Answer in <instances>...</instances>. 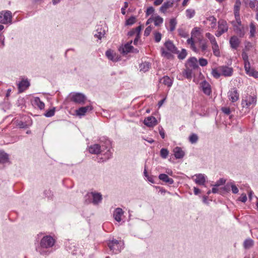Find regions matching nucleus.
<instances>
[{
  "mask_svg": "<svg viewBox=\"0 0 258 258\" xmlns=\"http://www.w3.org/2000/svg\"><path fill=\"white\" fill-rule=\"evenodd\" d=\"M200 34V28L199 27H195L192 29L191 32V36L192 37H196V35H199Z\"/></svg>",
  "mask_w": 258,
  "mask_h": 258,
  "instance_id": "680f3d73",
  "label": "nucleus"
},
{
  "mask_svg": "<svg viewBox=\"0 0 258 258\" xmlns=\"http://www.w3.org/2000/svg\"><path fill=\"white\" fill-rule=\"evenodd\" d=\"M144 123L148 127H152L157 124V120L155 117L151 116L145 118Z\"/></svg>",
  "mask_w": 258,
  "mask_h": 258,
  "instance_id": "f3484780",
  "label": "nucleus"
},
{
  "mask_svg": "<svg viewBox=\"0 0 258 258\" xmlns=\"http://www.w3.org/2000/svg\"><path fill=\"white\" fill-rule=\"evenodd\" d=\"M123 214V211L122 209L120 208H117L113 212V217L116 221L119 222L121 220V216Z\"/></svg>",
  "mask_w": 258,
  "mask_h": 258,
  "instance_id": "393cba45",
  "label": "nucleus"
},
{
  "mask_svg": "<svg viewBox=\"0 0 258 258\" xmlns=\"http://www.w3.org/2000/svg\"><path fill=\"white\" fill-rule=\"evenodd\" d=\"M229 99L232 102H235L239 99V93L236 88H233L228 93Z\"/></svg>",
  "mask_w": 258,
  "mask_h": 258,
  "instance_id": "1a4fd4ad",
  "label": "nucleus"
},
{
  "mask_svg": "<svg viewBox=\"0 0 258 258\" xmlns=\"http://www.w3.org/2000/svg\"><path fill=\"white\" fill-rule=\"evenodd\" d=\"M177 22L174 18L171 19L169 21L170 31H173L175 30Z\"/></svg>",
  "mask_w": 258,
  "mask_h": 258,
  "instance_id": "a18cd8bd",
  "label": "nucleus"
},
{
  "mask_svg": "<svg viewBox=\"0 0 258 258\" xmlns=\"http://www.w3.org/2000/svg\"><path fill=\"white\" fill-rule=\"evenodd\" d=\"M153 22L156 26H159L163 22V19L159 16L153 17Z\"/></svg>",
  "mask_w": 258,
  "mask_h": 258,
  "instance_id": "72a5a7b5",
  "label": "nucleus"
},
{
  "mask_svg": "<svg viewBox=\"0 0 258 258\" xmlns=\"http://www.w3.org/2000/svg\"><path fill=\"white\" fill-rule=\"evenodd\" d=\"M92 204L94 205H98L102 200V195L100 192H92Z\"/></svg>",
  "mask_w": 258,
  "mask_h": 258,
  "instance_id": "6ab92c4d",
  "label": "nucleus"
},
{
  "mask_svg": "<svg viewBox=\"0 0 258 258\" xmlns=\"http://www.w3.org/2000/svg\"><path fill=\"white\" fill-rule=\"evenodd\" d=\"M12 15L10 11H2L0 13V23L12 24Z\"/></svg>",
  "mask_w": 258,
  "mask_h": 258,
  "instance_id": "423d86ee",
  "label": "nucleus"
},
{
  "mask_svg": "<svg viewBox=\"0 0 258 258\" xmlns=\"http://www.w3.org/2000/svg\"><path fill=\"white\" fill-rule=\"evenodd\" d=\"M177 54L178 58L182 60L186 57L187 55V52L185 49L182 48L181 52L179 51L178 53Z\"/></svg>",
  "mask_w": 258,
  "mask_h": 258,
  "instance_id": "c03bdc74",
  "label": "nucleus"
},
{
  "mask_svg": "<svg viewBox=\"0 0 258 258\" xmlns=\"http://www.w3.org/2000/svg\"><path fill=\"white\" fill-rule=\"evenodd\" d=\"M33 105L37 106L40 110L44 108L45 104L43 102L40 100V98L38 97H35L32 101Z\"/></svg>",
  "mask_w": 258,
  "mask_h": 258,
  "instance_id": "bb28decb",
  "label": "nucleus"
},
{
  "mask_svg": "<svg viewBox=\"0 0 258 258\" xmlns=\"http://www.w3.org/2000/svg\"><path fill=\"white\" fill-rule=\"evenodd\" d=\"M92 192L87 193L85 196L84 198V203L85 204H89L92 203Z\"/></svg>",
  "mask_w": 258,
  "mask_h": 258,
  "instance_id": "f704fd0d",
  "label": "nucleus"
},
{
  "mask_svg": "<svg viewBox=\"0 0 258 258\" xmlns=\"http://www.w3.org/2000/svg\"><path fill=\"white\" fill-rule=\"evenodd\" d=\"M102 150L101 146L99 144H95L89 147V152L93 154L98 155L101 154L103 152Z\"/></svg>",
  "mask_w": 258,
  "mask_h": 258,
  "instance_id": "2eb2a0df",
  "label": "nucleus"
},
{
  "mask_svg": "<svg viewBox=\"0 0 258 258\" xmlns=\"http://www.w3.org/2000/svg\"><path fill=\"white\" fill-rule=\"evenodd\" d=\"M136 17L134 16H132L125 21V25L131 26L136 22Z\"/></svg>",
  "mask_w": 258,
  "mask_h": 258,
  "instance_id": "de8ad7c7",
  "label": "nucleus"
},
{
  "mask_svg": "<svg viewBox=\"0 0 258 258\" xmlns=\"http://www.w3.org/2000/svg\"><path fill=\"white\" fill-rule=\"evenodd\" d=\"M44 195L48 199H51L53 196L52 192L50 190H45L44 191Z\"/></svg>",
  "mask_w": 258,
  "mask_h": 258,
  "instance_id": "774afa93",
  "label": "nucleus"
},
{
  "mask_svg": "<svg viewBox=\"0 0 258 258\" xmlns=\"http://www.w3.org/2000/svg\"><path fill=\"white\" fill-rule=\"evenodd\" d=\"M174 4V0L168 1L163 3L162 6L160 8L159 11L160 12L165 14L167 10L170 8L172 7Z\"/></svg>",
  "mask_w": 258,
  "mask_h": 258,
  "instance_id": "aec40b11",
  "label": "nucleus"
},
{
  "mask_svg": "<svg viewBox=\"0 0 258 258\" xmlns=\"http://www.w3.org/2000/svg\"><path fill=\"white\" fill-rule=\"evenodd\" d=\"M138 27H137L136 28H133L132 30H131L127 33V36L129 37H132L135 34L136 35L137 34H138Z\"/></svg>",
  "mask_w": 258,
  "mask_h": 258,
  "instance_id": "bf43d9fd",
  "label": "nucleus"
},
{
  "mask_svg": "<svg viewBox=\"0 0 258 258\" xmlns=\"http://www.w3.org/2000/svg\"><path fill=\"white\" fill-rule=\"evenodd\" d=\"M254 241L251 238L246 239L243 242V247L245 249H249L253 245Z\"/></svg>",
  "mask_w": 258,
  "mask_h": 258,
  "instance_id": "473e14b6",
  "label": "nucleus"
},
{
  "mask_svg": "<svg viewBox=\"0 0 258 258\" xmlns=\"http://www.w3.org/2000/svg\"><path fill=\"white\" fill-rule=\"evenodd\" d=\"M169 154L168 150L166 148H162L160 150V156L163 159H166Z\"/></svg>",
  "mask_w": 258,
  "mask_h": 258,
  "instance_id": "3c124183",
  "label": "nucleus"
},
{
  "mask_svg": "<svg viewBox=\"0 0 258 258\" xmlns=\"http://www.w3.org/2000/svg\"><path fill=\"white\" fill-rule=\"evenodd\" d=\"M173 151L175 158L177 159H181L184 156L185 153L180 147H175Z\"/></svg>",
  "mask_w": 258,
  "mask_h": 258,
  "instance_id": "5701e85b",
  "label": "nucleus"
},
{
  "mask_svg": "<svg viewBox=\"0 0 258 258\" xmlns=\"http://www.w3.org/2000/svg\"><path fill=\"white\" fill-rule=\"evenodd\" d=\"M231 189L232 190V192L234 194H237L239 191V190L237 186L232 182H231Z\"/></svg>",
  "mask_w": 258,
  "mask_h": 258,
  "instance_id": "338daca9",
  "label": "nucleus"
},
{
  "mask_svg": "<svg viewBox=\"0 0 258 258\" xmlns=\"http://www.w3.org/2000/svg\"><path fill=\"white\" fill-rule=\"evenodd\" d=\"M162 83L168 87H171L173 82L172 80L167 76H164L161 80Z\"/></svg>",
  "mask_w": 258,
  "mask_h": 258,
  "instance_id": "7c9ffc66",
  "label": "nucleus"
},
{
  "mask_svg": "<svg viewBox=\"0 0 258 258\" xmlns=\"http://www.w3.org/2000/svg\"><path fill=\"white\" fill-rule=\"evenodd\" d=\"M229 43L232 49H237L240 43V41L237 36H232L230 38Z\"/></svg>",
  "mask_w": 258,
  "mask_h": 258,
  "instance_id": "a211bd4d",
  "label": "nucleus"
},
{
  "mask_svg": "<svg viewBox=\"0 0 258 258\" xmlns=\"http://www.w3.org/2000/svg\"><path fill=\"white\" fill-rule=\"evenodd\" d=\"M154 40L156 42H159L161 41L162 38V35L161 33L159 32H155L154 33Z\"/></svg>",
  "mask_w": 258,
  "mask_h": 258,
  "instance_id": "13d9d810",
  "label": "nucleus"
},
{
  "mask_svg": "<svg viewBox=\"0 0 258 258\" xmlns=\"http://www.w3.org/2000/svg\"><path fill=\"white\" fill-rule=\"evenodd\" d=\"M195 182L199 185H205L206 178L204 174H199L196 175V178L195 180Z\"/></svg>",
  "mask_w": 258,
  "mask_h": 258,
  "instance_id": "cd10ccee",
  "label": "nucleus"
},
{
  "mask_svg": "<svg viewBox=\"0 0 258 258\" xmlns=\"http://www.w3.org/2000/svg\"><path fill=\"white\" fill-rule=\"evenodd\" d=\"M16 124L20 128H27L32 124V120L27 115H23L20 119H17Z\"/></svg>",
  "mask_w": 258,
  "mask_h": 258,
  "instance_id": "20e7f679",
  "label": "nucleus"
},
{
  "mask_svg": "<svg viewBox=\"0 0 258 258\" xmlns=\"http://www.w3.org/2000/svg\"><path fill=\"white\" fill-rule=\"evenodd\" d=\"M30 85V82L28 79H22L18 84L19 93H22L26 90Z\"/></svg>",
  "mask_w": 258,
  "mask_h": 258,
  "instance_id": "9b49d317",
  "label": "nucleus"
},
{
  "mask_svg": "<svg viewBox=\"0 0 258 258\" xmlns=\"http://www.w3.org/2000/svg\"><path fill=\"white\" fill-rule=\"evenodd\" d=\"M158 178L160 180L168 184H172L174 183L173 179L169 177L168 175L165 173L160 174L158 176Z\"/></svg>",
  "mask_w": 258,
  "mask_h": 258,
  "instance_id": "412c9836",
  "label": "nucleus"
},
{
  "mask_svg": "<svg viewBox=\"0 0 258 258\" xmlns=\"http://www.w3.org/2000/svg\"><path fill=\"white\" fill-rule=\"evenodd\" d=\"M178 32L179 36L183 38H186L188 34L184 29L182 28H179L178 29Z\"/></svg>",
  "mask_w": 258,
  "mask_h": 258,
  "instance_id": "603ef678",
  "label": "nucleus"
},
{
  "mask_svg": "<svg viewBox=\"0 0 258 258\" xmlns=\"http://www.w3.org/2000/svg\"><path fill=\"white\" fill-rule=\"evenodd\" d=\"M162 55L166 57L168 59H170L173 57V55L169 52L166 51L164 48L161 49Z\"/></svg>",
  "mask_w": 258,
  "mask_h": 258,
  "instance_id": "49530a36",
  "label": "nucleus"
},
{
  "mask_svg": "<svg viewBox=\"0 0 258 258\" xmlns=\"http://www.w3.org/2000/svg\"><path fill=\"white\" fill-rule=\"evenodd\" d=\"M92 109V106L87 105L86 106H83L79 108L78 109L76 110V113L78 116H84L87 111H91Z\"/></svg>",
  "mask_w": 258,
  "mask_h": 258,
  "instance_id": "dca6fc26",
  "label": "nucleus"
},
{
  "mask_svg": "<svg viewBox=\"0 0 258 258\" xmlns=\"http://www.w3.org/2000/svg\"><path fill=\"white\" fill-rule=\"evenodd\" d=\"M94 36L101 40L102 37L105 34V31L102 29V28L98 27V28L94 32Z\"/></svg>",
  "mask_w": 258,
  "mask_h": 258,
  "instance_id": "c85d7f7f",
  "label": "nucleus"
},
{
  "mask_svg": "<svg viewBox=\"0 0 258 258\" xmlns=\"http://www.w3.org/2000/svg\"><path fill=\"white\" fill-rule=\"evenodd\" d=\"M244 69L246 74L249 76H250V74H252L253 72L255 70L254 69H251L250 68V64L248 66H244Z\"/></svg>",
  "mask_w": 258,
  "mask_h": 258,
  "instance_id": "5fc2aeb1",
  "label": "nucleus"
},
{
  "mask_svg": "<svg viewBox=\"0 0 258 258\" xmlns=\"http://www.w3.org/2000/svg\"><path fill=\"white\" fill-rule=\"evenodd\" d=\"M219 70L221 72L222 75L225 77H230L233 74V70L232 68L226 66L219 67Z\"/></svg>",
  "mask_w": 258,
  "mask_h": 258,
  "instance_id": "9d476101",
  "label": "nucleus"
},
{
  "mask_svg": "<svg viewBox=\"0 0 258 258\" xmlns=\"http://www.w3.org/2000/svg\"><path fill=\"white\" fill-rule=\"evenodd\" d=\"M55 239L50 235L44 236L36 247V251L42 255H48L52 252L50 249L54 245Z\"/></svg>",
  "mask_w": 258,
  "mask_h": 258,
  "instance_id": "f257e3e1",
  "label": "nucleus"
},
{
  "mask_svg": "<svg viewBox=\"0 0 258 258\" xmlns=\"http://www.w3.org/2000/svg\"><path fill=\"white\" fill-rule=\"evenodd\" d=\"M203 92L207 95L209 96L211 93V87L210 84L206 80L202 81L200 84Z\"/></svg>",
  "mask_w": 258,
  "mask_h": 258,
  "instance_id": "ddd939ff",
  "label": "nucleus"
},
{
  "mask_svg": "<svg viewBox=\"0 0 258 258\" xmlns=\"http://www.w3.org/2000/svg\"><path fill=\"white\" fill-rule=\"evenodd\" d=\"M206 37L209 39L212 45L217 43V41L216 40L215 37L213 35H212L210 33H209V32L206 33Z\"/></svg>",
  "mask_w": 258,
  "mask_h": 258,
  "instance_id": "8fccbe9b",
  "label": "nucleus"
},
{
  "mask_svg": "<svg viewBox=\"0 0 258 258\" xmlns=\"http://www.w3.org/2000/svg\"><path fill=\"white\" fill-rule=\"evenodd\" d=\"M106 57L113 62H117L120 59V57L116 53H113L111 49L107 50L105 52Z\"/></svg>",
  "mask_w": 258,
  "mask_h": 258,
  "instance_id": "4468645a",
  "label": "nucleus"
},
{
  "mask_svg": "<svg viewBox=\"0 0 258 258\" xmlns=\"http://www.w3.org/2000/svg\"><path fill=\"white\" fill-rule=\"evenodd\" d=\"M199 41L201 45L200 47L201 48L202 50L203 51H205L207 48V43L206 42V40L199 38Z\"/></svg>",
  "mask_w": 258,
  "mask_h": 258,
  "instance_id": "09e8293b",
  "label": "nucleus"
},
{
  "mask_svg": "<svg viewBox=\"0 0 258 258\" xmlns=\"http://www.w3.org/2000/svg\"><path fill=\"white\" fill-rule=\"evenodd\" d=\"M250 27V37H253L256 33V27L253 22H251L249 25Z\"/></svg>",
  "mask_w": 258,
  "mask_h": 258,
  "instance_id": "4c0bfd02",
  "label": "nucleus"
},
{
  "mask_svg": "<svg viewBox=\"0 0 258 258\" xmlns=\"http://www.w3.org/2000/svg\"><path fill=\"white\" fill-rule=\"evenodd\" d=\"M99 144L101 146L102 152L106 150L105 154L107 156V158H110L112 157V154L110 151L112 148L111 141L106 137H101L100 138Z\"/></svg>",
  "mask_w": 258,
  "mask_h": 258,
  "instance_id": "7ed1b4c3",
  "label": "nucleus"
},
{
  "mask_svg": "<svg viewBox=\"0 0 258 258\" xmlns=\"http://www.w3.org/2000/svg\"><path fill=\"white\" fill-rule=\"evenodd\" d=\"M142 29V27L141 25H140L138 27V33L137 34L136 37L133 41L134 44L135 45H137L138 44L139 40L140 39L141 31Z\"/></svg>",
  "mask_w": 258,
  "mask_h": 258,
  "instance_id": "c9c22d12",
  "label": "nucleus"
},
{
  "mask_svg": "<svg viewBox=\"0 0 258 258\" xmlns=\"http://www.w3.org/2000/svg\"><path fill=\"white\" fill-rule=\"evenodd\" d=\"M55 111V107H53L52 108L47 110L44 115L46 117H50L54 115Z\"/></svg>",
  "mask_w": 258,
  "mask_h": 258,
  "instance_id": "a19ab883",
  "label": "nucleus"
},
{
  "mask_svg": "<svg viewBox=\"0 0 258 258\" xmlns=\"http://www.w3.org/2000/svg\"><path fill=\"white\" fill-rule=\"evenodd\" d=\"M198 135L196 134L192 133L189 137V141L191 144H195L198 142Z\"/></svg>",
  "mask_w": 258,
  "mask_h": 258,
  "instance_id": "37998d69",
  "label": "nucleus"
},
{
  "mask_svg": "<svg viewBox=\"0 0 258 258\" xmlns=\"http://www.w3.org/2000/svg\"><path fill=\"white\" fill-rule=\"evenodd\" d=\"M231 182L227 183L224 187L221 188L222 192H228L231 189Z\"/></svg>",
  "mask_w": 258,
  "mask_h": 258,
  "instance_id": "4d7b16f0",
  "label": "nucleus"
},
{
  "mask_svg": "<svg viewBox=\"0 0 258 258\" xmlns=\"http://www.w3.org/2000/svg\"><path fill=\"white\" fill-rule=\"evenodd\" d=\"M132 43L133 40H131L125 43L124 46L120 47L118 49L119 52L123 55L127 54V53L131 52L132 49H133V46L132 45Z\"/></svg>",
  "mask_w": 258,
  "mask_h": 258,
  "instance_id": "6e6552de",
  "label": "nucleus"
},
{
  "mask_svg": "<svg viewBox=\"0 0 258 258\" xmlns=\"http://www.w3.org/2000/svg\"><path fill=\"white\" fill-rule=\"evenodd\" d=\"M249 6L252 9H254L255 7V6H256L257 8H258V1H257V0L250 1L249 3Z\"/></svg>",
  "mask_w": 258,
  "mask_h": 258,
  "instance_id": "052dcab7",
  "label": "nucleus"
},
{
  "mask_svg": "<svg viewBox=\"0 0 258 258\" xmlns=\"http://www.w3.org/2000/svg\"><path fill=\"white\" fill-rule=\"evenodd\" d=\"M199 64L202 67H205L207 65L208 61L206 59L204 58H200L199 60Z\"/></svg>",
  "mask_w": 258,
  "mask_h": 258,
  "instance_id": "69168bd1",
  "label": "nucleus"
},
{
  "mask_svg": "<svg viewBox=\"0 0 258 258\" xmlns=\"http://www.w3.org/2000/svg\"><path fill=\"white\" fill-rule=\"evenodd\" d=\"M64 244L68 251H70L73 249V247H75L74 245H72V244L70 243V241L69 240H68L67 241H66Z\"/></svg>",
  "mask_w": 258,
  "mask_h": 258,
  "instance_id": "e2e57ef3",
  "label": "nucleus"
},
{
  "mask_svg": "<svg viewBox=\"0 0 258 258\" xmlns=\"http://www.w3.org/2000/svg\"><path fill=\"white\" fill-rule=\"evenodd\" d=\"M242 58L244 61V66H248L250 64V62L248 60V56L247 54L244 51L241 53Z\"/></svg>",
  "mask_w": 258,
  "mask_h": 258,
  "instance_id": "58836bf2",
  "label": "nucleus"
},
{
  "mask_svg": "<svg viewBox=\"0 0 258 258\" xmlns=\"http://www.w3.org/2000/svg\"><path fill=\"white\" fill-rule=\"evenodd\" d=\"M195 15V10H192V9H187L186 10V15L187 17L189 19H191L192 17H194Z\"/></svg>",
  "mask_w": 258,
  "mask_h": 258,
  "instance_id": "864d4df0",
  "label": "nucleus"
},
{
  "mask_svg": "<svg viewBox=\"0 0 258 258\" xmlns=\"http://www.w3.org/2000/svg\"><path fill=\"white\" fill-rule=\"evenodd\" d=\"M256 103V97L255 96H249L246 99L242 100L241 105L243 107L249 108L251 105L254 106Z\"/></svg>",
  "mask_w": 258,
  "mask_h": 258,
  "instance_id": "0eeeda50",
  "label": "nucleus"
},
{
  "mask_svg": "<svg viewBox=\"0 0 258 258\" xmlns=\"http://www.w3.org/2000/svg\"><path fill=\"white\" fill-rule=\"evenodd\" d=\"M211 74L212 76L216 79H218L222 75L221 73H219L216 69H213Z\"/></svg>",
  "mask_w": 258,
  "mask_h": 258,
  "instance_id": "6e6d98bb",
  "label": "nucleus"
},
{
  "mask_svg": "<svg viewBox=\"0 0 258 258\" xmlns=\"http://www.w3.org/2000/svg\"><path fill=\"white\" fill-rule=\"evenodd\" d=\"M150 67L151 63L148 61L143 62L139 65L140 71H142L143 72H147Z\"/></svg>",
  "mask_w": 258,
  "mask_h": 258,
  "instance_id": "c756f323",
  "label": "nucleus"
},
{
  "mask_svg": "<svg viewBox=\"0 0 258 258\" xmlns=\"http://www.w3.org/2000/svg\"><path fill=\"white\" fill-rule=\"evenodd\" d=\"M218 29L221 30L222 32H226L228 29V26L226 21L221 20L218 22Z\"/></svg>",
  "mask_w": 258,
  "mask_h": 258,
  "instance_id": "a878e982",
  "label": "nucleus"
},
{
  "mask_svg": "<svg viewBox=\"0 0 258 258\" xmlns=\"http://www.w3.org/2000/svg\"><path fill=\"white\" fill-rule=\"evenodd\" d=\"M71 100L76 104L83 105L85 104L87 97L83 93L75 92L70 94Z\"/></svg>",
  "mask_w": 258,
  "mask_h": 258,
  "instance_id": "39448f33",
  "label": "nucleus"
},
{
  "mask_svg": "<svg viewBox=\"0 0 258 258\" xmlns=\"http://www.w3.org/2000/svg\"><path fill=\"white\" fill-rule=\"evenodd\" d=\"M241 6V2L240 0H236L235 4L234 7V14H239L240 7Z\"/></svg>",
  "mask_w": 258,
  "mask_h": 258,
  "instance_id": "79ce46f5",
  "label": "nucleus"
},
{
  "mask_svg": "<svg viewBox=\"0 0 258 258\" xmlns=\"http://www.w3.org/2000/svg\"><path fill=\"white\" fill-rule=\"evenodd\" d=\"M107 244L110 250L113 254L119 253L124 248L123 241L118 240L114 238L112 240H108Z\"/></svg>",
  "mask_w": 258,
  "mask_h": 258,
  "instance_id": "f03ea898",
  "label": "nucleus"
},
{
  "mask_svg": "<svg viewBox=\"0 0 258 258\" xmlns=\"http://www.w3.org/2000/svg\"><path fill=\"white\" fill-rule=\"evenodd\" d=\"M212 48L213 51V54L216 56H219L220 51L217 43L212 44Z\"/></svg>",
  "mask_w": 258,
  "mask_h": 258,
  "instance_id": "ea45409f",
  "label": "nucleus"
},
{
  "mask_svg": "<svg viewBox=\"0 0 258 258\" xmlns=\"http://www.w3.org/2000/svg\"><path fill=\"white\" fill-rule=\"evenodd\" d=\"M233 26L234 27V30L236 34L240 37H243L245 33L244 31V28L243 26H239L238 25H236L235 24L234 22H232Z\"/></svg>",
  "mask_w": 258,
  "mask_h": 258,
  "instance_id": "4be33fe9",
  "label": "nucleus"
},
{
  "mask_svg": "<svg viewBox=\"0 0 258 258\" xmlns=\"http://www.w3.org/2000/svg\"><path fill=\"white\" fill-rule=\"evenodd\" d=\"M9 161V155L5 152H0V163L4 164Z\"/></svg>",
  "mask_w": 258,
  "mask_h": 258,
  "instance_id": "2f4dec72",
  "label": "nucleus"
},
{
  "mask_svg": "<svg viewBox=\"0 0 258 258\" xmlns=\"http://www.w3.org/2000/svg\"><path fill=\"white\" fill-rule=\"evenodd\" d=\"M164 46L166 49L170 52L172 53H178L179 50H178L177 47L173 44L172 41L168 40L164 43Z\"/></svg>",
  "mask_w": 258,
  "mask_h": 258,
  "instance_id": "f8f14e48",
  "label": "nucleus"
},
{
  "mask_svg": "<svg viewBox=\"0 0 258 258\" xmlns=\"http://www.w3.org/2000/svg\"><path fill=\"white\" fill-rule=\"evenodd\" d=\"M155 11L154 8L153 7H149L147 9L146 11V16H148L150 15L153 14Z\"/></svg>",
  "mask_w": 258,
  "mask_h": 258,
  "instance_id": "0e129e2a",
  "label": "nucleus"
},
{
  "mask_svg": "<svg viewBox=\"0 0 258 258\" xmlns=\"http://www.w3.org/2000/svg\"><path fill=\"white\" fill-rule=\"evenodd\" d=\"M187 65L192 69L195 70L199 68L197 59L195 57H191L187 60Z\"/></svg>",
  "mask_w": 258,
  "mask_h": 258,
  "instance_id": "b1692460",
  "label": "nucleus"
},
{
  "mask_svg": "<svg viewBox=\"0 0 258 258\" xmlns=\"http://www.w3.org/2000/svg\"><path fill=\"white\" fill-rule=\"evenodd\" d=\"M192 69H190L189 68H187L183 72V75L186 78L188 79H190L192 77Z\"/></svg>",
  "mask_w": 258,
  "mask_h": 258,
  "instance_id": "e433bc0d",
  "label": "nucleus"
}]
</instances>
